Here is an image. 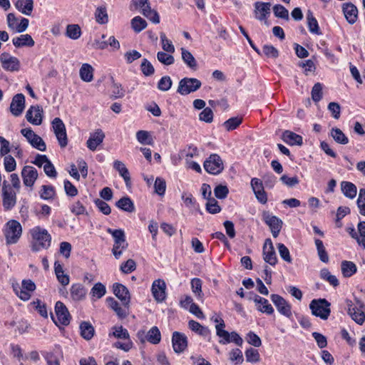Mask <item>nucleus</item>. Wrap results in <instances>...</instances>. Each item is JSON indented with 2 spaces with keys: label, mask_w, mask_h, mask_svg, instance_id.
<instances>
[{
  "label": "nucleus",
  "mask_w": 365,
  "mask_h": 365,
  "mask_svg": "<svg viewBox=\"0 0 365 365\" xmlns=\"http://www.w3.org/2000/svg\"><path fill=\"white\" fill-rule=\"evenodd\" d=\"M31 236V250L38 252L41 250H47L51 243V236L47 230L40 226L34 227L30 230Z\"/></svg>",
  "instance_id": "nucleus-1"
},
{
  "label": "nucleus",
  "mask_w": 365,
  "mask_h": 365,
  "mask_svg": "<svg viewBox=\"0 0 365 365\" xmlns=\"http://www.w3.org/2000/svg\"><path fill=\"white\" fill-rule=\"evenodd\" d=\"M6 245H14L18 242L22 235V227L16 220H9L3 230Z\"/></svg>",
  "instance_id": "nucleus-2"
},
{
  "label": "nucleus",
  "mask_w": 365,
  "mask_h": 365,
  "mask_svg": "<svg viewBox=\"0 0 365 365\" xmlns=\"http://www.w3.org/2000/svg\"><path fill=\"white\" fill-rule=\"evenodd\" d=\"M112 332L109 333V336H114L116 339L124 340L123 342L117 341L114 344L115 348L122 349L125 351H128L133 347V342L130 338V334L128 330L123 326H115L111 329Z\"/></svg>",
  "instance_id": "nucleus-3"
},
{
  "label": "nucleus",
  "mask_w": 365,
  "mask_h": 365,
  "mask_svg": "<svg viewBox=\"0 0 365 365\" xmlns=\"http://www.w3.org/2000/svg\"><path fill=\"white\" fill-rule=\"evenodd\" d=\"M331 304L325 299H313L309 304L312 314L323 320L329 318Z\"/></svg>",
  "instance_id": "nucleus-4"
},
{
  "label": "nucleus",
  "mask_w": 365,
  "mask_h": 365,
  "mask_svg": "<svg viewBox=\"0 0 365 365\" xmlns=\"http://www.w3.org/2000/svg\"><path fill=\"white\" fill-rule=\"evenodd\" d=\"M202 86L200 80L195 78H183L179 82L177 92L182 96H186L197 91Z\"/></svg>",
  "instance_id": "nucleus-5"
},
{
  "label": "nucleus",
  "mask_w": 365,
  "mask_h": 365,
  "mask_svg": "<svg viewBox=\"0 0 365 365\" xmlns=\"http://www.w3.org/2000/svg\"><path fill=\"white\" fill-rule=\"evenodd\" d=\"M348 313L351 319L359 324H362L365 321V307L364 304L357 300L355 304L351 301L346 302Z\"/></svg>",
  "instance_id": "nucleus-6"
},
{
  "label": "nucleus",
  "mask_w": 365,
  "mask_h": 365,
  "mask_svg": "<svg viewBox=\"0 0 365 365\" xmlns=\"http://www.w3.org/2000/svg\"><path fill=\"white\" fill-rule=\"evenodd\" d=\"M2 202L5 210L12 209L16 203V192L9 184H7L6 181L3 182Z\"/></svg>",
  "instance_id": "nucleus-7"
},
{
  "label": "nucleus",
  "mask_w": 365,
  "mask_h": 365,
  "mask_svg": "<svg viewBox=\"0 0 365 365\" xmlns=\"http://www.w3.org/2000/svg\"><path fill=\"white\" fill-rule=\"evenodd\" d=\"M52 128L61 148H65L68 145V138L66 135V126L60 118H55L52 122Z\"/></svg>",
  "instance_id": "nucleus-8"
},
{
  "label": "nucleus",
  "mask_w": 365,
  "mask_h": 365,
  "mask_svg": "<svg viewBox=\"0 0 365 365\" xmlns=\"http://www.w3.org/2000/svg\"><path fill=\"white\" fill-rule=\"evenodd\" d=\"M203 165L205 170L212 175H218L224 169L222 160L217 154L210 155Z\"/></svg>",
  "instance_id": "nucleus-9"
},
{
  "label": "nucleus",
  "mask_w": 365,
  "mask_h": 365,
  "mask_svg": "<svg viewBox=\"0 0 365 365\" xmlns=\"http://www.w3.org/2000/svg\"><path fill=\"white\" fill-rule=\"evenodd\" d=\"M262 215V220L270 228L272 236L274 237H277L279 235L280 230L282 229L283 224L282 221L277 216L273 215L269 211H263Z\"/></svg>",
  "instance_id": "nucleus-10"
},
{
  "label": "nucleus",
  "mask_w": 365,
  "mask_h": 365,
  "mask_svg": "<svg viewBox=\"0 0 365 365\" xmlns=\"http://www.w3.org/2000/svg\"><path fill=\"white\" fill-rule=\"evenodd\" d=\"M19 19L16 15L13 13H9L6 16V21L8 27L10 30L15 33H22L25 31L29 24V21L26 18H21L20 22H18Z\"/></svg>",
  "instance_id": "nucleus-11"
},
{
  "label": "nucleus",
  "mask_w": 365,
  "mask_h": 365,
  "mask_svg": "<svg viewBox=\"0 0 365 365\" xmlns=\"http://www.w3.org/2000/svg\"><path fill=\"white\" fill-rule=\"evenodd\" d=\"M270 299L282 315L287 318L292 317V306L282 297L277 294H272L270 296Z\"/></svg>",
  "instance_id": "nucleus-12"
},
{
  "label": "nucleus",
  "mask_w": 365,
  "mask_h": 365,
  "mask_svg": "<svg viewBox=\"0 0 365 365\" xmlns=\"http://www.w3.org/2000/svg\"><path fill=\"white\" fill-rule=\"evenodd\" d=\"M55 312L56 320L53 319V322L56 325L67 326L70 323L71 315L63 302L58 301L56 303Z\"/></svg>",
  "instance_id": "nucleus-13"
},
{
  "label": "nucleus",
  "mask_w": 365,
  "mask_h": 365,
  "mask_svg": "<svg viewBox=\"0 0 365 365\" xmlns=\"http://www.w3.org/2000/svg\"><path fill=\"white\" fill-rule=\"evenodd\" d=\"M139 340L144 343L145 340L152 344H158L161 340V334L159 329L154 326L145 334V331L139 330L137 333Z\"/></svg>",
  "instance_id": "nucleus-14"
},
{
  "label": "nucleus",
  "mask_w": 365,
  "mask_h": 365,
  "mask_svg": "<svg viewBox=\"0 0 365 365\" xmlns=\"http://www.w3.org/2000/svg\"><path fill=\"white\" fill-rule=\"evenodd\" d=\"M250 185L257 200L261 204H266L267 202V195L264 191L262 181L259 178H253L251 180Z\"/></svg>",
  "instance_id": "nucleus-15"
},
{
  "label": "nucleus",
  "mask_w": 365,
  "mask_h": 365,
  "mask_svg": "<svg viewBox=\"0 0 365 365\" xmlns=\"http://www.w3.org/2000/svg\"><path fill=\"white\" fill-rule=\"evenodd\" d=\"M0 61L3 68L6 71H16L19 69L20 62L19 59L8 53H2L0 55Z\"/></svg>",
  "instance_id": "nucleus-16"
},
{
  "label": "nucleus",
  "mask_w": 365,
  "mask_h": 365,
  "mask_svg": "<svg viewBox=\"0 0 365 365\" xmlns=\"http://www.w3.org/2000/svg\"><path fill=\"white\" fill-rule=\"evenodd\" d=\"M166 284L164 280L158 279H155L151 287V292L154 299L158 302H163L166 298Z\"/></svg>",
  "instance_id": "nucleus-17"
},
{
  "label": "nucleus",
  "mask_w": 365,
  "mask_h": 365,
  "mask_svg": "<svg viewBox=\"0 0 365 365\" xmlns=\"http://www.w3.org/2000/svg\"><path fill=\"white\" fill-rule=\"evenodd\" d=\"M172 344L175 353H182L187 346V338L182 333L174 331L172 336Z\"/></svg>",
  "instance_id": "nucleus-18"
},
{
  "label": "nucleus",
  "mask_w": 365,
  "mask_h": 365,
  "mask_svg": "<svg viewBox=\"0 0 365 365\" xmlns=\"http://www.w3.org/2000/svg\"><path fill=\"white\" fill-rule=\"evenodd\" d=\"M263 259L267 263L272 266H274L277 262L276 252L270 239H267L264 242L263 246Z\"/></svg>",
  "instance_id": "nucleus-19"
},
{
  "label": "nucleus",
  "mask_w": 365,
  "mask_h": 365,
  "mask_svg": "<svg viewBox=\"0 0 365 365\" xmlns=\"http://www.w3.org/2000/svg\"><path fill=\"white\" fill-rule=\"evenodd\" d=\"M25 108V97L22 93L15 95L10 104V111L16 117L19 116Z\"/></svg>",
  "instance_id": "nucleus-20"
},
{
  "label": "nucleus",
  "mask_w": 365,
  "mask_h": 365,
  "mask_svg": "<svg viewBox=\"0 0 365 365\" xmlns=\"http://www.w3.org/2000/svg\"><path fill=\"white\" fill-rule=\"evenodd\" d=\"M24 184L27 187H32L38 178L36 169L32 166L26 165L21 171Z\"/></svg>",
  "instance_id": "nucleus-21"
},
{
  "label": "nucleus",
  "mask_w": 365,
  "mask_h": 365,
  "mask_svg": "<svg viewBox=\"0 0 365 365\" xmlns=\"http://www.w3.org/2000/svg\"><path fill=\"white\" fill-rule=\"evenodd\" d=\"M43 110L39 106H31L26 113V120L31 124L39 125L42 123Z\"/></svg>",
  "instance_id": "nucleus-22"
},
{
  "label": "nucleus",
  "mask_w": 365,
  "mask_h": 365,
  "mask_svg": "<svg viewBox=\"0 0 365 365\" xmlns=\"http://www.w3.org/2000/svg\"><path fill=\"white\" fill-rule=\"evenodd\" d=\"M114 294L121 301L123 306L130 304V297L127 287L122 284L115 283L113 286Z\"/></svg>",
  "instance_id": "nucleus-23"
},
{
  "label": "nucleus",
  "mask_w": 365,
  "mask_h": 365,
  "mask_svg": "<svg viewBox=\"0 0 365 365\" xmlns=\"http://www.w3.org/2000/svg\"><path fill=\"white\" fill-rule=\"evenodd\" d=\"M253 301L255 303L257 311L268 315L274 313V308L267 299L255 294L253 297Z\"/></svg>",
  "instance_id": "nucleus-24"
},
{
  "label": "nucleus",
  "mask_w": 365,
  "mask_h": 365,
  "mask_svg": "<svg viewBox=\"0 0 365 365\" xmlns=\"http://www.w3.org/2000/svg\"><path fill=\"white\" fill-rule=\"evenodd\" d=\"M270 3L257 1L255 4V17L259 21H264L267 23V17L270 14Z\"/></svg>",
  "instance_id": "nucleus-25"
},
{
  "label": "nucleus",
  "mask_w": 365,
  "mask_h": 365,
  "mask_svg": "<svg viewBox=\"0 0 365 365\" xmlns=\"http://www.w3.org/2000/svg\"><path fill=\"white\" fill-rule=\"evenodd\" d=\"M105 138V134L101 129L96 130L91 133L86 142L87 147L89 150L94 151L97 147L101 145Z\"/></svg>",
  "instance_id": "nucleus-26"
},
{
  "label": "nucleus",
  "mask_w": 365,
  "mask_h": 365,
  "mask_svg": "<svg viewBox=\"0 0 365 365\" xmlns=\"http://www.w3.org/2000/svg\"><path fill=\"white\" fill-rule=\"evenodd\" d=\"M87 289L79 283L73 284L70 288L71 297L73 301L80 302L86 298Z\"/></svg>",
  "instance_id": "nucleus-27"
},
{
  "label": "nucleus",
  "mask_w": 365,
  "mask_h": 365,
  "mask_svg": "<svg viewBox=\"0 0 365 365\" xmlns=\"http://www.w3.org/2000/svg\"><path fill=\"white\" fill-rule=\"evenodd\" d=\"M343 11L346 21L351 24H354L358 17L357 8L351 3L344 4L343 6Z\"/></svg>",
  "instance_id": "nucleus-28"
},
{
  "label": "nucleus",
  "mask_w": 365,
  "mask_h": 365,
  "mask_svg": "<svg viewBox=\"0 0 365 365\" xmlns=\"http://www.w3.org/2000/svg\"><path fill=\"white\" fill-rule=\"evenodd\" d=\"M16 9L21 14L31 16L34 10L33 0H16L14 3Z\"/></svg>",
  "instance_id": "nucleus-29"
},
{
  "label": "nucleus",
  "mask_w": 365,
  "mask_h": 365,
  "mask_svg": "<svg viewBox=\"0 0 365 365\" xmlns=\"http://www.w3.org/2000/svg\"><path fill=\"white\" fill-rule=\"evenodd\" d=\"M108 306L116 313V314L120 319L125 318L128 315V306H123L121 307L119 303L112 297L107 299Z\"/></svg>",
  "instance_id": "nucleus-30"
},
{
  "label": "nucleus",
  "mask_w": 365,
  "mask_h": 365,
  "mask_svg": "<svg viewBox=\"0 0 365 365\" xmlns=\"http://www.w3.org/2000/svg\"><path fill=\"white\" fill-rule=\"evenodd\" d=\"M12 43L16 48L23 46L32 47L35 44L34 39L29 34H21L19 36L15 37L12 39Z\"/></svg>",
  "instance_id": "nucleus-31"
},
{
  "label": "nucleus",
  "mask_w": 365,
  "mask_h": 365,
  "mask_svg": "<svg viewBox=\"0 0 365 365\" xmlns=\"http://www.w3.org/2000/svg\"><path fill=\"white\" fill-rule=\"evenodd\" d=\"M181 56L183 62L192 71L197 69V63L193 55L186 48H181Z\"/></svg>",
  "instance_id": "nucleus-32"
},
{
  "label": "nucleus",
  "mask_w": 365,
  "mask_h": 365,
  "mask_svg": "<svg viewBox=\"0 0 365 365\" xmlns=\"http://www.w3.org/2000/svg\"><path fill=\"white\" fill-rule=\"evenodd\" d=\"M142 14L153 23L157 24L160 23V16L155 10L151 9L150 3L145 4L143 6L139 7Z\"/></svg>",
  "instance_id": "nucleus-33"
},
{
  "label": "nucleus",
  "mask_w": 365,
  "mask_h": 365,
  "mask_svg": "<svg viewBox=\"0 0 365 365\" xmlns=\"http://www.w3.org/2000/svg\"><path fill=\"white\" fill-rule=\"evenodd\" d=\"M282 139L286 143L291 145H301L303 143V139L301 135L289 130H285L283 133Z\"/></svg>",
  "instance_id": "nucleus-34"
},
{
  "label": "nucleus",
  "mask_w": 365,
  "mask_h": 365,
  "mask_svg": "<svg viewBox=\"0 0 365 365\" xmlns=\"http://www.w3.org/2000/svg\"><path fill=\"white\" fill-rule=\"evenodd\" d=\"M188 327L192 331L197 333V334L210 339V329L207 327L201 325L199 322L195 320H190L188 322Z\"/></svg>",
  "instance_id": "nucleus-35"
},
{
  "label": "nucleus",
  "mask_w": 365,
  "mask_h": 365,
  "mask_svg": "<svg viewBox=\"0 0 365 365\" xmlns=\"http://www.w3.org/2000/svg\"><path fill=\"white\" fill-rule=\"evenodd\" d=\"M341 190L345 197L349 199H354L357 194L356 186L348 181H342L341 182Z\"/></svg>",
  "instance_id": "nucleus-36"
},
{
  "label": "nucleus",
  "mask_w": 365,
  "mask_h": 365,
  "mask_svg": "<svg viewBox=\"0 0 365 365\" xmlns=\"http://www.w3.org/2000/svg\"><path fill=\"white\" fill-rule=\"evenodd\" d=\"M93 73L94 68L89 63H83L79 70L81 79L87 83L93 81Z\"/></svg>",
  "instance_id": "nucleus-37"
},
{
  "label": "nucleus",
  "mask_w": 365,
  "mask_h": 365,
  "mask_svg": "<svg viewBox=\"0 0 365 365\" xmlns=\"http://www.w3.org/2000/svg\"><path fill=\"white\" fill-rule=\"evenodd\" d=\"M113 168L118 172L119 175L123 178L127 186L130 183V173L125 164L120 160L113 162Z\"/></svg>",
  "instance_id": "nucleus-38"
},
{
  "label": "nucleus",
  "mask_w": 365,
  "mask_h": 365,
  "mask_svg": "<svg viewBox=\"0 0 365 365\" xmlns=\"http://www.w3.org/2000/svg\"><path fill=\"white\" fill-rule=\"evenodd\" d=\"M107 232L113 236L114 239V245H120L123 247H128V243L125 241V232L123 230H112L108 228Z\"/></svg>",
  "instance_id": "nucleus-39"
},
{
  "label": "nucleus",
  "mask_w": 365,
  "mask_h": 365,
  "mask_svg": "<svg viewBox=\"0 0 365 365\" xmlns=\"http://www.w3.org/2000/svg\"><path fill=\"white\" fill-rule=\"evenodd\" d=\"M307 19L309 31L317 35L322 34L318 22L310 10H309L307 13Z\"/></svg>",
  "instance_id": "nucleus-40"
},
{
  "label": "nucleus",
  "mask_w": 365,
  "mask_h": 365,
  "mask_svg": "<svg viewBox=\"0 0 365 365\" xmlns=\"http://www.w3.org/2000/svg\"><path fill=\"white\" fill-rule=\"evenodd\" d=\"M115 205L120 210L128 212H133L135 210V206L132 200L128 197H123L115 202Z\"/></svg>",
  "instance_id": "nucleus-41"
},
{
  "label": "nucleus",
  "mask_w": 365,
  "mask_h": 365,
  "mask_svg": "<svg viewBox=\"0 0 365 365\" xmlns=\"http://www.w3.org/2000/svg\"><path fill=\"white\" fill-rule=\"evenodd\" d=\"M81 335L86 340H90L94 335V328L91 323L83 322L80 324Z\"/></svg>",
  "instance_id": "nucleus-42"
},
{
  "label": "nucleus",
  "mask_w": 365,
  "mask_h": 365,
  "mask_svg": "<svg viewBox=\"0 0 365 365\" xmlns=\"http://www.w3.org/2000/svg\"><path fill=\"white\" fill-rule=\"evenodd\" d=\"M341 272L345 277H349L357 271L356 264L351 261H343L341 265Z\"/></svg>",
  "instance_id": "nucleus-43"
},
{
  "label": "nucleus",
  "mask_w": 365,
  "mask_h": 365,
  "mask_svg": "<svg viewBox=\"0 0 365 365\" xmlns=\"http://www.w3.org/2000/svg\"><path fill=\"white\" fill-rule=\"evenodd\" d=\"M66 35L71 39H78L81 36V27L78 24H68L66 26Z\"/></svg>",
  "instance_id": "nucleus-44"
},
{
  "label": "nucleus",
  "mask_w": 365,
  "mask_h": 365,
  "mask_svg": "<svg viewBox=\"0 0 365 365\" xmlns=\"http://www.w3.org/2000/svg\"><path fill=\"white\" fill-rule=\"evenodd\" d=\"M331 135L337 143L346 145L349 143L348 138L339 128H332L331 130Z\"/></svg>",
  "instance_id": "nucleus-45"
},
{
  "label": "nucleus",
  "mask_w": 365,
  "mask_h": 365,
  "mask_svg": "<svg viewBox=\"0 0 365 365\" xmlns=\"http://www.w3.org/2000/svg\"><path fill=\"white\" fill-rule=\"evenodd\" d=\"M314 242L320 260L325 263L328 262L329 255L326 251L325 247L324 246L323 242L319 239H315Z\"/></svg>",
  "instance_id": "nucleus-46"
},
{
  "label": "nucleus",
  "mask_w": 365,
  "mask_h": 365,
  "mask_svg": "<svg viewBox=\"0 0 365 365\" xmlns=\"http://www.w3.org/2000/svg\"><path fill=\"white\" fill-rule=\"evenodd\" d=\"M96 21L100 24H105L108 21V16L106 7H98L95 11Z\"/></svg>",
  "instance_id": "nucleus-47"
},
{
  "label": "nucleus",
  "mask_w": 365,
  "mask_h": 365,
  "mask_svg": "<svg viewBox=\"0 0 365 365\" xmlns=\"http://www.w3.org/2000/svg\"><path fill=\"white\" fill-rule=\"evenodd\" d=\"M138 141L143 145H153V140L149 132L146 130H139L136 133Z\"/></svg>",
  "instance_id": "nucleus-48"
},
{
  "label": "nucleus",
  "mask_w": 365,
  "mask_h": 365,
  "mask_svg": "<svg viewBox=\"0 0 365 365\" xmlns=\"http://www.w3.org/2000/svg\"><path fill=\"white\" fill-rule=\"evenodd\" d=\"M320 277L324 280L328 282L333 287H337L339 285V280L337 278L332 275L329 271L324 268L320 271Z\"/></svg>",
  "instance_id": "nucleus-49"
},
{
  "label": "nucleus",
  "mask_w": 365,
  "mask_h": 365,
  "mask_svg": "<svg viewBox=\"0 0 365 365\" xmlns=\"http://www.w3.org/2000/svg\"><path fill=\"white\" fill-rule=\"evenodd\" d=\"M131 26L133 29L139 33L147 26V22L140 16H135L131 20Z\"/></svg>",
  "instance_id": "nucleus-50"
},
{
  "label": "nucleus",
  "mask_w": 365,
  "mask_h": 365,
  "mask_svg": "<svg viewBox=\"0 0 365 365\" xmlns=\"http://www.w3.org/2000/svg\"><path fill=\"white\" fill-rule=\"evenodd\" d=\"M106 292V287L101 282L95 284L91 290V294L97 299L103 297Z\"/></svg>",
  "instance_id": "nucleus-51"
},
{
  "label": "nucleus",
  "mask_w": 365,
  "mask_h": 365,
  "mask_svg": "<svg viewBox=\"0 0 365 365\" xmlns=\"http://www.w3.org/2000/svg\"><path fill=\"white\" fill-rule=\"evenodd\" d=\"M245 357L247 362L257 363L260 360L259 351L253 348H249L245 351Z\"/></svg>",
  "instance_id": "nucleus-52"
},
{
  "label": "nucleus",
  "mask_w": 365,
  "mask_h": 365,
  "mask_svg": "<svg viewBox=\"0 0 365 365\" xmlns=\"http://www.w3.org/2000/svg\"><path fill=\"white\" fill-rule=\"evenodd\" d=\"M242 122V119L240 117H233L230 118L227 120H226L223 125L225 129L228 131L235 130L237 128Z\"/></svg>",
  "instance_id": "nucleus-53"
},
{
  "label": "nucleus",
  "mask_w": 365,
  "mask_h": 365,
  "mask_svg": "<svg viewBox=\"0 0 365 365\" xmlns=\"http://www.w3.org/2000/svg\"><path fill=\"white\" fill-rule=\"evenodd\" d=\"M155 192L158 195L163 196L164 195L166 190V182L165 180L160 177H158L154 183Z\"/></svg>",
  "instance_id": "nucleus-54"
},
{
  "label": "nucleus",
  "mask_w": 365,
  "mask_h": 365,
  "mask_svg": "<svg viewBox=\"0 0 365 365\" xmlns=\"http://www.w3.org/2000/svg\"><path fill=\"white\" fill-rule=\"evenodd\" d=\"M55 195V189L51 185H42L40 196L43 200H51Z\"/></svg>",
  "instance_id": "nucleus-55"
},
{
  "label": "nucleus",
  "mask_w": 365,
  "mask_h": 365,
  "mask_svg": "<svg viewBox=\"0 0 365 365\" xmlns=\"http://www.w3.org/2000/svg\"><path fill=\"white\" fill-rule=\"evenodd\" d=\"M173 81L170 76H163L158 83V88L161 91H168L170 89Z\"/></svg>",
  "instance_id": "nucleus-56"
},
{
  "label": "nucleus",
  "mask_w": 365,
  "mask_h": 365,
  "mask_svg": "<svg viewBox=\"0 0 365 365\" xmlns=\"http://www.w3.org/2000/svg\"><path fill=\"white\" fill-rule=\"evenodd\" d=\"M206 210L210 214H217L221 211V207L215 198L209 199L205 205Z\"/></svg>",
  "instance_id": "nucleus-57"
},
{
  "label": "nucleus",
  "mask_w": 365,
  "mask_h": 365,
  "mask_svg": "<svg viewBox=\"0 0 365 365\" xmlns=\"http://www.w3.org/2000/svg\"><path fill=\"white\" fill-rule=\"evenodd\" d=\"M140 69L143 75L145 76H152L155 73V68L153 66L146 58L143 59L140 65Z\"/></svg>",
  "instance_id": "nucleus-58"
},
{
  "label": "nucleus",
  "mask_w": 365,
  "mask_h": 365,
  "mask_svg": "<svg viewBox=\"0 0 365 365\" xmlns=\"http://www.w3.org/2000/svg\"><path fill=\"white\" fill-rule=\"evenodd\" d=\"M160 37L162 43L163 49L168 53H174L175 47L172 41L168 39L166 35L162 32L160 33Z\"/></svg>",
  "instance_id": "nucleus-59"
},
{
  "label": "nucleus",
  "mask_w": 365,
  "mask_h": 365,
  "mask_svg": "<svg viewBox=\"0 0 365 365\" xmlns=\"http://www.w3.org/2000/svg\"><path fill=\"white\" fill-rule=\"evenodd\" d=\"M230 360L235 362V364H242L244 359L242 351L240 349H232L230 354Z\"/></svg>",
  "instance_id": "nucleus-60"
},
{
  "label": "nucleus",
  "mask_w": 365,
  "mask_h": 365,
  "mask_svg": "<svg viewBox=\"0 0 365 365\" xmlns=\"http://www.w3.org/2000/svg\"><path fill=\"white\" fill-rule=\"evenodd\" d=\"M191 288L192 292L198 297L202 298V281L199 278H193L191 280Z\"/></svg>",
  "instance_id": "nucleus-61"
},
{
  "label": "nucleus",
  "mask_w": 365,
  "mask_h": 365,
  "mask_svg": "<svg viewBox=\"0 0 365 365\" xmlns=\"http://www.w3.org/2000/svg\"><path fill=\"white\" fill-rule=\"evenodd\" d=\"M158 60L164 65L169 66L174 63V57L172 55L168 54L163 51H159L157 53Z\"/></svg>",
  "instance_id": "nucleus-62"
},
{
  "label": "nucleus",
  "mask_w": 365,
  "mask_h": 365,
  "mask_svg": "<svg viewBox=\"0 0 365 365\" xmlns=\"http://www.w3.org/2000/svg\"><path fill=\"white\" fill-rule=\"evenodd\" d=\"M262 53L267 58H277L279 56L278 50L272 45H264L262 47Z\"/></svg>",
  "instance_id": "nucleus-63"
},
{
  "label": "nucleus",
  "mask_w": 365,
  "mask_h": 365,
  "mask_svg": "<svg viewBox=\"0 0 365 365\" xmlns=\"http://www.w3.org/2000/svg\"><path fill=\"white\" fill-rule=\"evenodd\" d=\"M359 232V245L365 249V221L359 222L357 225Z\"/></svg>",
  "instance_id": "nucleus-64"
}]
</instances>
